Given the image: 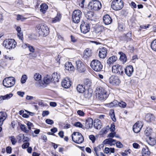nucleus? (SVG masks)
<instances>
[{
    "label": "nucleus",
    "instance_id": "1",
    "mask_svg": "<svg viewBox=\"0 0 156 156\" xmlns=\"http://www.w3.org/2000/svg\"><path fill=\"white\" fill-rule=\"evenodd\" d=\"M95 92L97 98L100 100L106 99L108 96V93L103 88L101 87H97Z\"/></svg>",
    "mask_w": 156,
    "mask_h": 156
},
{
    "label": "nucleus",
    "instance_id": "2",
    "mask_svg": "<svg viewBox=\"0 0 156 156\" xmlns=\"http://www.w3.org/2000/svg\"><path fill=\"white\" fill-rule=\"evenodd\" d=\"M36 30L39 34L41 36H46L49 33L48 28L44 23L37 25L36 27Z\"/></svg>",
    "mask_w": 156,
    "mask_h": 156
},
{
    "label": "nucleus",
    "instance_id": "3",
    "mask_svg": "<svg viewBox=\"0 0 156 156\" xmlns=\"http://www.w3.org/2000/svg\"><path fill=\"white\" fill-rule=\"evenodd\" d=\"M101 7L100 2L97 0H93L89 2L88 8L92 11H98L101 9Z\"/></svg>",
    "mask_w": 156,
    "mask_h": 156
},
{
    "label": "nucleus",
    "instance_id": "4",
    "mask_svg": "<svg viewBox=\"0 0 156 156\" xmlns=\"http://www.w3.org/2000/svg\"><path fill=\"white\" fill-rule=\"evenodd\" d=\"M72 138L73 142L78 144L82 143L84 140L83 136L78 132H74L72 134Z\"/></svg>",
    "mask_w": 156,
    "mask_h": 156
},
{
    "label": "nucleus",
    "instance_id": "5",
    "mask_svg": "<svg viewBox=\"0 0 156 156\" xmlns=\"http://www.w3.org/2000/svg\"><path fill=\"white\" fill-rule=\"evenodd\" d=\"M90 66L95 71L99 72L102 69L103 66L101 62L98 60L94 59L91 62Z\"/></svg>",
    "mask_w": 156,
    "mask_h": 156
},
{
    "label": "nucleus",
    "instance_id": "6",
    "mask_svg": "<svg viewBox=\"0 0 156 156\" xmlns=\"http://www.w3.org/2000/svg\"><path fill=\"white\" fill-rule=\"evenodd\" d=\"M124 2L122 0H114L112 2V9L116 11L122 9L124 6Z\"/></svg>",
    "mask_w": 156,
    "mask_h": 156
},
{
    "label": "nucleus",
    "instance_id": "7",
    "mask_svg": "<svg viewBox=\"0 0 156 156\" xmlns=\"http://www.w3.org/2000/svg\"><path fill=\"white\" fill-rule=\"evenodd\" d=\"M16 42L14 39H8L4 40L3 42V45L7 49L14 48L16 47Z\"/></svg>",
    "mask_w": 156,
    "mask_h": 156
},
{
    "label": "nucleus",
    "instance_id": "8",
    "mask_svg": "<svg viewBox=\"0 0 156 156\" xmlns=\"http://www.w3.org/2000/svg\"><path fill=\"white\" fill-rule=\"evenodd\" d=\"M16 80L13 77H6L3 81V85L6 87L9 88L12 87L15 84Z\"/></svg>",
    "mask_w": 156,
    "mask_h": 156
},
{
    "label": "nucleus",
    "instance_id": "9",
    "mask_svg": "<svg viewBox=\"0 0 156 156\" xmlns=\"http://www.w3.org/2000/svg\"><path fill=\"white\" fill-rule=\"evenodd\" d=\"M82 12L79 9L74 10L73 13L72 20L75 23H78L80 22V19L82 16Z\"/></svg>",
    "mask_w": 156,
    "mask_h": 156
},
{
    "label": "nucleus",
    "instance_id": "10",
    "mask_svg": "<svg viewBox=\"0 0 156 156\" xmlns=\"http://www.w3.org/2000/svg\"><path fill=\"white\" fill-rule=\"evenodd\" d=\"M113 73L122 76L123 74V70L122 66L119 64L113 65L112 67Z\"/></svg>",
    "mask_w": 156,
    "mask_h": 156
},
{
    "label": "nucleus",
    "instance_id": "11",
    "mask_svg": "<svg viewBox=\"0 0 156 156\" xmlns=\"http://www.w3.org/2000/svg\"><path fill=\"white\" fill-rule=\"evenodd\" d=\"M80 28L81 32L84 34L88 33L90 30L89 24L84 22L82 23L80 25Z\"/></svg>",
    "mask_w": 156,
    "mask_h": 156
},
{
    "label": "nucleus",
    "instance_id": "12",
    "mask_svg": "<svg viewBox=\"0 0 156 156\" xmlns=\"http://www.w3.org/2000/svg\"><path fill=\"white\" fill-rule=\"evenodd\" d=\"M109 83L113 85H118L120 81L118 77L114 75L112 76L109 78Z\"/></svg>",
    "mask_w": 156,
    "mask_h": 156
},
{
    "label": "nucleus",
    "instance_id": "13",
    "mask_svg": "<svg viewBox=\"0 0 156 156\" xmlns=\"http://www.w3.org/2000/svg\"><path fill=\"white\" fill-rule=\"evenodd\" d=\"M143 123L141 121H138L135 124L133 127V130L136 133L139 132L143 126Z\"/></svg>",
    "mask_w": 156,
    "mask_h": 156
},
{
    "label": "nucleus",
    "instance_id": "14",
    "mask_svg": "<svg viewBox=\"0 0 156 156\" xmlns=\"http://www.w3.org/2000/svg\"><path fill=\"white\" fill-rule=\"evenodd\" d=\"M77 70L80 72H83L85 70V68L83 64L79 60L76 61Z\"/></svg>",
    "mask_w": 156,
    "mask_h": 156
},
{
    "label": "nucleus",
    "instance_id": "15",
    "mask_svg": "<svg viewBox=\"0 0 156 156\" xmlns=\"http://www.w3.org/2000/svg\"><path fill=\"white\" fill-rule=\"evenodd\" d=\"M34 78L35 80L39 82V84L36 85L37 87H43V82L41 80V76L40 74L38 73H36L34 75Z\"/></svg>",
    "mask_w": 156,
    "mask_h": 156
},
{
    "label": "nucleus",
    "instance_id": "16",
    "mask_svg": "<svg viewBox=\"0 0 156 156\" xmlns=\"http://www.w3.org/2000/svg\"><path fill=\"white\" fill-rule=\"evenodd\" d=\"M61 83L62 86L66 88H69L71 85L69 79L68 77L64 79L62 81Z\"/></svg>",
    "mask_w": 156,
    "mask_h": 156
},
{
    "label": "nucleus",
    "instance_id": "17",
    "mask_svg": "<svg viewBox=\"0 0 156 156\" xmlns=\"http://www.w3.org/2000/svg\"><path fill=\"white\" fill-rule=\"evenodd\" d=\"M107 49L104 47L100 48L99 53V56L101 58H104L106 56Z\"/></svg>",
    "mask_w": 156,
    "mask_h": 156
},
{
    "label": "nucleus",
    "instance_id": "18",
    "mask_svg": "<svg viewBox=\"0 0 156 156\" xmlns=\"http://www.w3.org/2000/svg\"><path fill=\"white\" fill-rule=\"evenodd\" d=\"M133 72V69L131 66H129L126 67L125 69V72L128 76H130Z\"/></svg>",
    "mask_w": 156,
    "mask_h": 156
},
{
    "label": "nucleus",
    "instance_id": "19",
    "mask_svg": "<svg viewBox=\"0 0 156 156\" xmlns=\"http://www.w3.org/2000/svg\"><path fill=\"white\" fill-rule=\"evenodd\" d=\"M93 119L90 118H88L86 121L85 126L86 129L91 128L93 126Z\"/></svg>",
    "mask_w": 156,
    "mask_h": 156
},
{
    "label": "nucleus",
    "instance_id": "20",
    "mask_svg": "<svg viewBox=\"0 0 156 156\" xmlns=\"http://www.w3.org/2000/svg\"><path fill=\"white\" fill-rule=\"evenodd\" d=\"M61 18V14L59 12H58L56 16L54 18L51 19V22L52 23H55L59 22L60 21Z\"/></svg>",
    "mask_w": 156,
    "mask_h": 156
},
{
    "label": "nucleus",
    "instance_id": "21",
    "mask_svg": "<svg viewBox=\"0 0 156 156\" xmlns=\"http://www.w3.org/2000/svg\"><path fill=\"white\" fill-rule=\"evenodd\" d=\"M104 23L105 25L110 24L112 22V20L109 16L106 15L104 16L103 18Z\"/></svg>",
    "mask_w": 156,
    "mask_h": 156
},
{
    "label": "nucleus",
    "instance_id": "22",
    "mask_svg": "<svg viewBox=\"0 0 156 156\" xmlns=\"http://www.w3.org/2000/svg\"><path fill=\"white\" fill-rule=\"evenodd\" d=\"M116 140L110 138L106 139L103 142L104 144H108L112 146L114 145L116 143Z\"/></svg>",
    "mask_w": 156,
    "mask_h": 156
},
{
    "label": "nucleus",
    "instance_id": "23",
    "mask_svg": "<svg viewBox=\"0 0 156 156\" xmlns=\"http://www.w3.org/2000/svg\"><path fill=\"white\" fill-rule=\"evenodd\" d=\"M7 115L5 112H0V126H2L3 124L4 121L7 117Z\"/></svg>",
    "mask_w": 156,
    "mask_h": 156
},
{
    "label": "nucleus",
    "instance_id": "24",
    "mask_svg": "<svg viewBox=\"0 0 156 156\" xmlns=\"http://www.w3.org/2000/svg\"><path fill=\"white\" fill-rule=\"evenodd\" d=\"M92 51L89 48L85 49L83 52V57L86 59L88 58L91 56Z\"/></svg>",
    "mask_w": 156,
    "mask_h": 156
},
{
    "label": "nucleus",
    "instance_id": "25",
    "mask_svg": "<svg viewBox=\"0 0 156 156\" xmlns=\"http://www.w3.org/2000/svg\"><path fill=\"white\" fill-rule=\"evenodd\" d=\"M12 96L13 94L12 93L7 94L4 96H0V103H2L4 100L9 99L12 97Z\"/></svg>",
    "mask_w": 156,
    "mask_h": 156
},
{
    "label": "nucleus",
    "instance_id": "26",
    "mask_svg": "<svg viewBox=\"0 0 156 156\" xmlns=\"http://www.w3.org/2000/svg\"><path fill=\"white\" fill-rule=\"evenodd\" d=\"M94 126L95 128L98 129H101V121L99 119H96L94 120Z\"/></svg>",
    "mask_w": 156,
    "mask_h": 156
},
{
    "label": "nucleus",
    "instance_id": "27",
    "mask_svg": "<svg viewBox=\"0 0 156 156\" xmlns=\"http://www.w3.org/2000/svg\"><path fill=\"white\" fill-rule=\"evenodd\" d=\"M85 91L84 96L85 98L89 99L91 97L93 93V91L92 89H89Z\"/></svg>",
    "mask_w": 156,
    "mask_h": 156
},
{
    "label": "nucleus",
    "instance_id": "28",
    "mask_svg": "<svg viewBox=\"0 0 156 156\" xmlns=\"http://www.w3.org/2000/svg\"><path fill=\"white\" fill-rule=\"evenodd\" d=\"M52 80L54 81V82H58L60 78V76L59 73L57 72L54 73L52 75Z\"/></svg>",
    "mask_w": 156,
    "mask_h": 156
},
{
    "label": "nucleus",
    "instance_id": "29",
    "mask_svg": "<svg viewBox=\"0 0 156 156\" xmlns=\"http://www.w3.org/2000/svg\"><path fill=\"white\" fill-rule=\"evenodd\" d=\"M16 29L17 32V36L21 40L23 39V34L21 28L19 26L16 27Z\"/></svg>",
    "mask_w": 156,
    "mask_h": 156
},
{
    "label": "nucleus",
    "instance_id": "30",
    "mask_svg": "<svg viewBox=\"0 0 156 156\" xmlns=\"http://www.w3.org/2000/svg\"><path fill=\"white\" fill-rule=\"evenodd\" d=\"M117 58L115 56H112L109 57L107 60V63L109 65L113 64L117 60Z\"/></svg>",
    "mask_w": 156,
    "mask_h": 156
},
{
    "label": "nucleus",
    "instance_id": "31",
    "mask_svg": "<svg viewBox=\"0 0 156 156\" xmlns=\"http://www.w3.org/2000/svg\"><path fill=\"white\" fill-rule=\"evenodd\" d=\"M145 120L148 122H151L155 119V117L152 114L150 113L147 114L145 116Z\"/></svg>",
    "mask_w": 156,
    "mask_h": 156
},
{
    "label": "nucleus",
    "instance_id": "32",
    "mask_svg": "<svg viewBox=\"0 0 156 156\" xmlns=\"http://www.w3.org/2000/svg\"><path fill=\"white\" fill-rule=\"evenodd\" d=\"M40 11L43 14H45L48 8V5L45 4H42L40 7Z\"/></svg>",
    "mask_w": 156,
    "mask_h": 156
},
{
    "label": "nucleus",
    "instance_id": "33",
    "mask_svg": "<svg viewBox=\"0 0 156 156\" xmlns=\"http://www.w3.org/2000/svg\"><path fill=\"white\" fill-rule=\"evenodd\" d=\"M65 66V69L69 71H73L74 69V67L71 62L66 63Z\"/></svg>",
    "mask_w": 156,
    "mask_h": 156
},
{
    "label": "nucleus",
    "instance_id": "34",
    "mask_svg": "<svg viewBox=\"0 0 156 156\" xmlns=\"http://www.w3.org/2000/svg\"><path fill=\"white\" fill-rule=\"evenodd\" d=\"M142 153L145 156H149L150 154V152L149 151L148 148L147 146L143 148L142 151Z\"/></svg>",
    "mask_w": 156,
    "mask_h": 156
},
{
    "label": "nucleus",
    "instance_id": "35",
    "mask_svg": "<svg viewBox=\"0 0 156 156\" xmlns=\"http://www.w3.org/2000/svg\"><path fill=\"white\" fill-rule=\"evenodd\" d=\"M119 54L120 55V59L122 63H124L127 60L126 55L122 52H119Z\"/></svg>",
    "mask_w": 156,
    "mask_h": 156
},
{
    "label": "nucleus",
    "instance_id": "36",
    "mask_svg": "<svg viewBox=\"0 0 156 156\" xmlns=\"http://www.w3.org/2000/svg\"><path fill=\"white\" fill-rule=\"evenodd\" d=\"M147 142L149 145L153 146L156 144V140L154 138L149 137L148 139L147 140Z\"/></svg>",
    "mask_w": 156,
    "mask_h": 156
},
{
    "label": "nucleus",
    "instance_id": "37",
    "mask_svg": "<svg viewBox=\"0 0 156 156\" xmlns=\"http://www.w3.org/2000/svg\"><path fill=\"white\" fill-rule=\"evenodd\" d=\"M76 89L77 91L80 93H83L85 91L84 87L81 84L77 85Z\"/></svg>",
    "mask_w": 156,
    "mask_h": 156
},
{
    "label": "nucleus",
    "instance_id": "38",
    "mask_svg": "<svg viewBox=\"0 0 156 156\" xmlns=\"http://www.w3.org/2000/svg\"><path fill=\"white\" fill-rule=\"evenodd\" d=\"M151 47L153 51L156 52V39L154 40L151 42Z\"/></svg>",
    "mask_w": 156,
    "mask_h": 156
},
{
    "label": "nucleus",
    "instance_id": "39",
    "mask_svg": "<svg viewBox=\"0 0 156 156\" xmlns=\"http://www.w3.org/2000/svg\"><path fill=\"white\" fill-rule=\"evenodd\" d=\"M104 29L103 26L98 25L95 29V31L96 33H99L102 31Z\"/></svg>",
    "mask_w": 156,
    "mask_h": 156
},
{
    "label": "nucleus",
    "instance_id": "40",
    "mask_svg": "<svg viewBox=\"0 0 156 156\" xmlns=\"http://www.w3.org/2000/svg\"><path fill=\"white\" fill-rule=\"evenodd\" d=\"M20 128L21 130L26 133H28L29 131L30 130L28 129V128H27L26 126L24 125L21 124L20 126Z\"/></svg>",
    "mask_w": 156,
    "mask_h": 156
},
{
    "label": "nucleus",
    "instance_id": "41",
    "mask_svg": "<svg viewBox=\"0 0 156 156\" xmlns=\"http://www.w3.org/2000/svg\"><path fill=\"white\" fill-rule=\"evenodd\" d=\"M52 80V79L50 78L49 76H47L45 77L43 81V85L44 83L48 84L50 83Z\"/></svg>",
    "mask_w": 156,
    "mask_h": 156
},
{
    "label": "nucleus",
    "instance_id": "42",
    "mask_svg": "<svg viewBox=\"0 0 156 156\" xmlns=\"http://www.w3.org/2000/svg\"><path fill=\"white\" fill-rule=\"evenodd\" d=\"M109 115L113 121L115 122L116 119L115 117L114 111L113 110H111L109 112Z\"/></svg>",
    "mask_w": 156,
    "mask_h": 156
},
{
    "label": "nucleus",
    "instance_id": "43",
    "mask_svg": "<svg viewBox=\"0 0 156 156\" xmlns=\"http://www.w3.org/2000/svg\"><path fill=\"white\" fill-rule=\"evenodd\" d=\"M152 129L150 128H147L145 131V133L147 136H149L151 134Z\"/></svg>",
    "mask_w": 156,
    "mask_h": 156
},
{
    "label": "nucleus",
    "instance_id": "44",
    "mask_svg": "<svg viewBox=\"0 0 156 156\" xmlns=\"http://www.w3.org/2000/svg\"><path fill=\"white\" fill-rule=\"evenodd\" d=\"M131 32L129 31L128 32L126 35L125 39L127 41H128L130 40L131 39Z\"/></svg>",
    "mask_w": 156,
    "mask_h": 156
},
{
    "label": "nucleus",
    "instance_id": "45",
    "mask_svg": "<svg viewBox=\"0 0 156 156\" xmlns=\"http://www.w3.org/2000/svg\"><path fill=\"white\" fill-rule=\"evenodd\" d=\"M117 101L116 100H114L111 103L107 104V106L110 108H112L114 106H115L117 104Z\"/></svg>",
    "mask_w": 156,
    "mask_h": 156
},
{
    "label": "nucleus",
    "instance_id": "46",
    "mask_svg": "<svg viewBox=\"0 0 156 156\" xmlns=\"http://www.w3.org/2000/svg\"><path fill=\"white\" fill-rule=\"evenodd\" d=\"M27 79V76L26 75H23L21 78V83L23 84L25 83Z\"/></svg>",
    "mask_w": 156,
    "mask_h": 156
},
{
    "label": "nucleus",
    "instance_id": "47",
    "mask_svg": "<svg viewBox=\"0 0 156 156\" xmlns=\"http://www.w3.org/2000/svg\"><path fill=\"white\" fill-rule=\"evenodd\" d=\"M84 84L87 87H90L91 86V82L89 79H87L84 80Z\"/></svg>",
    "mask_w": 156,
    "mask_h": 156
},
{
    "label": "nucleus",
    "instance_id": "48",
    "mask_svg": "<svg viewBox=\"0 0 156 156\" xmlns=\"http://www.w3.org/2000/svg\"><path fill=\"white\" fill-rule=\"evenodd\" d=\"M12 144V145H14L17 142L14 136H12L9 137Z\"/></svg>",
    "mask_w": 156,
    "mask_h": 156
},
{
    "label": "nucleus",
    "instance_id": "49",
    "mask_svg": "<svg viewBox=\"0 0 156 156\" xmlns=\"http://www.w3.org/2000/svg\"><path fill=\"white\" fill-rule=\"evenodd\" d=\"M23 136L24 134H20L17 136V139L20 142H21L23 141Z\"/></svg>",
    "mask_w": 156,
    "mask_h": 156
},
{
    "label": "nucleus",
    "instance_id": "50",
    "mask_svg": "<svg viewBox=\"0 0 156 156\" xmlns=\"http://www.w3.org/2000/svg\"><path fill=\"white\" fill-rule=\"evenodd\" d=\"M118 105L120 107L124 108L126 107V104L125 102L121 101L118 103Z\"/></svg>",
    "mask_w": 156,
    "mask_h": 156
},
{
    "label": "nucleus",
    "instance_id": "51",
    "mask_svg": "<svg viewBox=\"0 0 156 156\" xmlns=\"http://www.w3.org/2000/svg\"><path fill=\"white\" fill-rule=\"evenodd\" d=\"M26 19V18L22 16L18 15L17 16V20H21L22 21H23Z\"/></svg>",
    "mask_w": 156,
    "mask_h": 156
},
{
    "label": "nucleus",
    "instance_id": "52",
    "mask_svg": "<svg viewBox=\"0 0 156 156\" xmlns=\"http://www.w3.org/2000/svg\"><path fill=\"white\" fill-rule=\"evenodd\" d=\"M30 144L29 142L25 143L22 145V147L23 149L27 148L29 147Z\"/></svg>",
    "mask_w": 156,
    "mask_h": 156
},
{
    "label": "nucleus",
    "instance_id": "53",
    "mask_svg": "<svg viewBox=\"0 0 156 156\" xmlns=\"http://www.w3.org/2000/svg\"><path fill=\"white\" fill-rule=\"evenodd\" d=\"M74 125L77 127L82 128L83 125L80 122H76L75 123Z\"/></svg>",
    "mask_w": 156,
    "mask_h": 156
},
{
    "label": "nucleus",
    "instance_id": "54",
    "mask_svg": "<svg viewBox=\"0 0 156 156\" xmlns=\"http://www.w3.org/2000/svg\"><path fill=\"white\" fill-rule=\"evenodd\" d=\"M28 48L29 49V50L30 51L34 53L35 51V49L34 48L29 44V46H28Z\"/></svg>",
    "mask_w": 156,
    "mask_h": 156
},
{
    "label": "nucleus",
    "instance_id": "55",
    "mask_svg": "<svg viewBox=\"0 0 156 156\" xmlns=\"http://www.w3.org/2000/svg\"><path fill=\"white\" fill-rule=\"evenodd\" d=\"M115 144H116V147L118 148H121L123 147V145L119 141L116 142Z\"/></svg>",
    "mask_w": 156,
    "mask_h": 156
},
{
    "label": "nucleus",
    "instance_id": "56",
    "mask_svg": "<svg viewBox=\"0 0 156 156\" xmlns=\"http://www.w3.org/2000/svg\"><path fill=\"white\" fill-rule=\"evenodd\" d=\"M45 122L47 123L49 125H52L54 123V122L52 120L49 119H46Z\"/></svg>",
    "mask_w": 156,
    "mask_h": 156
},
{
    "label": "nucleus",
    "instance_id": "57",
    "mask_svg": "<svg viewBox=\"0 0 156 156\" xmlns=\"http://www.w3.org/2000/svg\"><path fill=\"white\" fill-rule=\"evenodd\" d=\"M28 129L30 130L31 127L33 126V124L30 122H28L27 123Z\"/></svg>",
    "mask_w": 156,
    "mask_h": 156
},
{
    "label": "nucleus",
    "instance_id": "58",
    "mask_svg": "<svg viewBox=\"0 0 156 156\" xmlns=\"http://www.w3.org/2000/svg\"><path fill=\"white\" fill-rule=\"evenodd\" d=\"M89 138L91 140L93 143H94L95 140V138L94 136L92 135H90L89 136Z\"/></svg>",
    "mask_w": 156,
    "mask_h": 156
},
{
    "label": "nucleus",
    "instance_id": "59",
    "mask_svg": "<svg viewBox=\"0 0 156 156\" xmlns=\"http://www.w3.org/2000/svg\"><path fill=\"white\" fill-rule=\"evenodd\" d=\"M77 113L80 116H83L84 115V113L81 110H78L77 111Z\"/></svg>",
    "mask_w": 156,
    "mask_h": 156
},
{
    "label": "nucleus",
    "instance_id": "60",
    "mask_svg": "<svg viewBox=\"0 0 156 156\" xmlns=\"http://www.w3.org/2000/svg\"><path fill=\"white\" fill-rule=\"evenodd\" d=\"M49 112L48 111H43L42 112V116L43 117H44V116L49 115Z\"/></svg>",
    "mask_w": 156,
    "mask_h": 156
},
{
    "label": "nucleus",
    "instance_id": "61",
    "mask_svg": "<svg viewBox=\"0 0 156 156\" xmlns=\"http://www.w3.org/2000/svg\"><path fill=\"white\" fill-rule=\"evenodd\" d=\"M101 150V147H95L94 148V151L95 153L99 152Z\"/></svg>",
    "mask_w": 156,
    "mask_h": 156
},
{
    "label": "nucleus",
    "instance_id": "62",
    "mask_svg": "<svg viewBox=\"0 0 156 156\" xmlns=\"http://www.w3.org/2000/svg\"><path fill=\"white\" fill-rule=\"evenodd\" d=\"M133 148L136 149H138L140 147L138 144L136 143H134L133 144Z\"/></svg>",
    "mask_w": 156,
    "mask_h": 156
},
{
    "label": "nucleus",
    "instance_id": "63",
    "mask_svg": "<svg viewBox=\"0 0 156 156\" xmlns=\"http://www.w3.org/2000/svg\"><path fill=\"white\" fill-rule=\"evenodd\" d=\"M6 151L8 153L10 154L12 152V148L10 147H6Z\"/></svg>",
    "mask_w": 156,
    "mask_h": 156
},
{
    "label": "nucleus",
    "instance_id": "64",
    "mask_svg": "<svg viewBox=\"0 0 156 156\" xmlns=\"http://www.w3.org/2000/svg\"><path fill=\"white\" fill-rule=\"evenodd\" d=\"M87 16H88L89 17L88 18H87V19H92V17L93 16V14L92 12H90L88 13L87 14Z\"/></svg>",
    "mask_w": 156,
    "mask_h": 156
}]
</instances>
